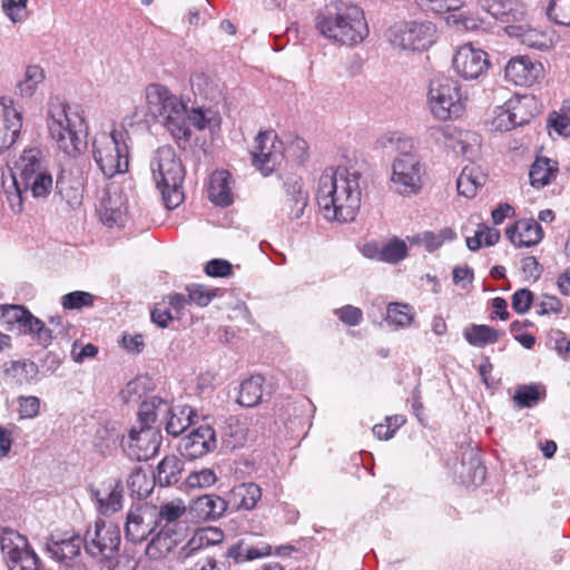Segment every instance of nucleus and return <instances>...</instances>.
I'll return each mask as SVG.
<instances>
[{
  "label": "nucleus",
  "mask_w": 570,
  "mask_h": 570,
  "mask_svg": "<svg viewBox=\"0 0 570 570\" xmlns=\"http://www.w3.org/2000/svg\"><path fill=\"white\" fill-rule=\"evenodd\" d=\"M168 413V403L157 395H151L140 404L138 421L140 426H151L159 416L167 417Z\"/></svg>",
  "instance_id": "obj_35"
},
{
  "label": "nucleus",
  "mask_w": 570,
  "mask_h": 570,
  "mask_svg": "<svg viewBox=\"0 0 570 570\" xmlns=\"http://www.w3.org/2000/svg\"><path fill=\"white\" fill-rule=\"evenodd\" d=\"M120 541L119 528L104 520H97L94 525H89L82 538L86 553L102 563L118 556Z\"/></svg>",
  "instance_id": "obj_12"
},
{
  "label": "nucleus",
  "mask_w": 570,
  "mask_h": 570,
  "mask_svg": "<svg viewBox=\"0 0 570 570\" xmlns=\"http://www.w3.org/2000/svg\"><path fill=\"white\" fill-rule=\"evenodd\" d=\"M217 446L215 430L206 424L191 430L178 444L181 456L195 460L213 452Z\"/></svg>",
  "instance_id": "obj_18"
},
{
  "label": "nucleus",
  "mask_w": 570,
  "mask_h": 570,
  "mask_svg": "<svg viewBox=\"0 0 570 570\" xmlns=\"http://www.w3.org/2000/svg\"><path fill=\"white\" fill-rule=\"evenodd\" d=\"M380 254L381 262L396 264L406 257L407 246L404 240L395 237L381 247Z\"/></svg>",
  "instance_id": "obj_49"
},
{
  "label": "nucleus",
  "mask_w": 570,
  "mask_h": 570,
  "mask_svg": "<svg viewBox=\"0 0 570 570\" xmlns=\"http://www.w3.org/2000/svg\"><path fill=\"white\" fill-rule=\"evenodd\" d=\"M205 273L212 277H227L232 274V264L228 261L215 258L205 265Z\"/></svg>",
  "instance_id": "obj_62"
},
{
  "label": "nucleus",
  "mask_w": 570,
  "mask_h": 570,
  "mask_svg": "<svg viewBox=\"0 0 570 570\" xmlns=\"http://www.w3.org/2000/svg\"><path fill=\"white\" fill-rule=\"evenodd\" d=\"M94 296L88 292L75 291L61 297V305L65 309H80L83 306H91Z\"/></svg>",
  "instance_id": "obj_55"
},
{
  "label": "nucleus",
  "mask_w": 570,
  "mask_h": 570,
  "mask_svg": "<svg viewBox=\"0 0 570 570\" xmlns=\"http://www.w3.org/2000/svg\"><path fill=\"white\" fill-rule=\"evenodd\" d=\"M500 239V232L495 228L489 227L485 224H480L474 235L466 237V246L470 250H478L484 246H493Z\"/></svg>",
  "instance_id": "obj_43"
},
{
  "label": "nucleus",
  "mask_w": 570,
  "mask_h": 570,
  "mask_svg": "<svg viewBox=\"0 0 570 570\" xmlns=\"http://www.w3.org/2000/svg\"><path fill=\"white\" fill-rule=\"evenodd\" d=\"M189 304H195L199 307H206L210 302L219 295L218 288H209L202 284H190L186 287Z\"/></svg>",
  "instance_id": "obj_48"
},
{
  "label": "nucleus",
  "mask_w": 570,
  "mask_h": 570,
  "mask_svg": "<svg viewBox=\"0 0 570 570\" xmlns=\"http://www.w3.org/2000/svg\"><path fill=\"white\" fill-rule=\"evenodd\" d=\"M150 169L166 208L178 207L184 200L181 185L185 169L175 149L165 145L155 150L150 160Z\"/></svg>",
  "instance_id": "obj_8"
},
{
  "label": "nucleus",
  "mask_w": 570,
  "mask_h": 570,
  "mask_svg": "<svg viewBox=\"0 0 570 570\" xmlns=\"http://www.w3.org/2000/svg\"><path fill=\"white\" fill-rule=\"evenodd\" d=\"M271 546L267 543H259L257 546L249 544L245 541H239L233 544L227 550V557L234 559L237 563L252 561L258 558L271 554Z\"/></svg>",
  "instance_id": "obj_37"
},
{
  "label": "nucleus",
  "mask_w": 570,
  "mask_h": 570,
  "mask_svg": "<svg viewBox=\"0 0 570 570\" xmlns=\"http://www.w3.org/2000/svg\"><path fill=\"white\" fill-rule=\"evenodd\" d=\"M262 498V489L254 482H244L233 487L226 494L227 507L232 510H253Z\"/></svg>",
  "instance_id": "obj_23"
},
{
  "label": "nucleus",
  "mask_w": 570,
  "mask_h": 570,
  "mask_svg": "<svg viewBox=\"0 0 570 570\" xmlns=\"http://www.w3.org/2000/svg\"><path fill=\"white\" fill-rule=\"evenodd\" d=\"M414 316L413 307L406 303L394 302L386 307V322L399 328L409 327L413 323Z\"/></svg>",
  "instance_id": "obj_41"
},
{
  "label": "nucleus",
  "mask_w": 570,
  "mask_h": 570,
  "mask_svg": "<svg viewBox=\"0 0 570 570\" xmlns=\"http://www.w3.org/2000/svg\"><path fill=\"white\" fill-rule=\"evenodd\" d=\"M548 125L558 135L564 137L570 136V100L562 105L559 112L554 111L550 115Z\"/></svg>",
  "instance_id": "obj_50"
},
{
  "label": "nucleus",
  "mask_w": 570,
  "mask_h": 570,
  "mask_svg": "<svg viewBox=\"0 0 570 570\" xmlns=\"http://www.w3.org/2000/svg\"><path fill=\"white\" fill-rule=\"evenodd\" d=\"M6 374L16 380L20 385L33 382L39 373L38 366L32 361H13L7 365Z\"/></svg>",
  "instance_id": "obj_42"
},
{
  "label": "nucleus",
  "mask_w": 570,
  "mask_h": 570,
  "mask_svg": "<svg viewBox=\"0 0 570 570\" xmlns=\"http://www.w3.org/2000/svg\"><path fill=\"white\" fill-rule=\"evenodd\" d=\"M547 14L550 20L561 26H570V0H551Z\"/></svg>",
  "instance_id": "obj_52"
},
{
  "label": "nucleus",
  "mask_w": 570,
  "mask_h": 570,
  "mask_svg": "<svg viewBox=\"0 0 570 570\" xmlns=\"http://www.w3.org/2000/svg\"><path fill=\"white\" fill-rule=\"evenodd\" d=\"M533 301V294L530 289L521 288L512 295V307L519 314L527 313Z\"/></svg>",
  "instance_id": "obj_60"
},
{
  "label": "nucleus",
  "mask_w": 570,
  "mask_h": 570,
  "mask_svg": "<svg viewBox=\"0 0 570 570\" xmlns=\"http://www.w3.org/2000/svg\"><path fill=\"white\" fill-rule=\"evenodd\" d=\"M543 76L541 62L532 60L528 56L511 58L505 66V78L517 86L531 87Z\"/></svg>",
  "instance_id": "obj_21"
},
{
  "label": "nucleus",
  "mask_w": 570,
  "mask_h": 570,
  "mask_svg": "<svg viewBox=\"0 0 570 570\" xmlns=\"http://www.w3.org/2000/svg\"><path fill=\"white\" fill-rule=\"evenodd\" d=\"M540 399L539 390L535 385L520 386L514 395V401L521 407H532Z\"/></svg>",
  "instance_id": "obj_56"
},
{
  "label": "nucleus",
  "mask_w": 570,
  "mask_h": 570,
  "mask_svg": "<svg viewBox=\"0 0 570 570\" xmlns=\"http://www.w3.org/2000/svg\"><path fill=\"white\" fill-rule=\"evenodd\" d=\"M7 564L9 570H39V558L27 542L26 548L7 560Z\"/></svg>",
  "instance_id": "obj_45"
},
{
  "label": "nucleus",
  "mask_w": 570,
  "mask_h": 570,
  "mask_svg": "<svg viewBox=\"0 0 570 570\" xmlns=\"http://www.w3.org/2000/svg\"><path fill=\"white\" fill-rule=\"evenodd\" d=\"M190 88L196 97L209 102L217 104L223 96L219 81L210 73L202 70L191 73Z\"/></svg>",
  "instance_id": "obj_26"
},
{
  "label": "nucleus",
  "mask_w": 570,
  "mask_h": 570,
  "mask_svg": "<svg viewBox=\"0 0 570 570\" xmlns=\"http://www.w3.org/2000/svg\"><path fill=\"white\" fill-rule=\"evenodd\" d=\"M380 145L389 146L397 150H404L411 146L410 139L400 132H389L381 137ZM423 165L414 154L402 151L396 156L391 166L390 188L397 195L411 197L422 189Z\"/></svg>",
  "instance_id": "obj_7"
},
{
  "label": "nucleus",
  "mask_w": 570,
  "mask_h": 570,
  "mask_svg": "<svg viewBox=\"0 0 570 570\" xmlns=\"http://www.w3.org/2000/svg\"><path fill=\"white\" fill-rule=\"evenodd\" d=\"M92 157L107 178L126 173L129 167V149L125 141V132H98L92 141Z\"/></svg>",
  "instance_id": "obj_9"
},
{
  "label": "nucleus",
  "mask_w": 570,
  "mask_h": 570,
  "mask_svg": "<svg viewBox=\"0 0 570 570\" xmlns=\"http://www.w3.org/2000/svg\"><path fill=\"white\" fill-rule=\"evenodd\" d=\"M29 309L22 305H6L2 307V316L9 323H17L20 327L29 314Z\"/></svg>",
  "instance_id": "obj_63"
},
{
  "label": "nucleus",
  "mask_w": 570,
  "mask_h": 570,
  "mask_svg": "<svg viewBox=\"0 0 570 570\" xmlns=\"http://www.w3.org/2000/svg\"><path fill=\"white\" fill-rule=\"evenodd\" d=\"M82 546V538L79 534L57 539L52 537L47 542V551L52 559L69 567L80 556Z\"/></svg>",
  "instance_id": "obj_25"
},
{
  "label": "nucleus",
  "mask_w": 570,
  "mask_h": 570,
  "mask_svg": "<svg viewBox=\"0 0 570 570\" xmlns=\"http://www.w3.org/2000/svg\"><path fill=\"white\" fill-rule=\"evenodd\" d=\"M127 485L130 489L132 494H136L138 498L148 497L151 491L149 487V482L147 475L142 472L140 468H136L131 471L127 479Z\"/></svg>",
  "instance_id": "obj_54"
},
{
  "label": "nucleus",
  "mask_w": 570,
  "mask_h": 570,
  "mask_svg": "<svg viewBox=\"0 0 570 570\" xmlns=\"http://www.w3.org/2000/svg\"><path fill=\"white\" fill-rule=\"evenodd\" d=\"M193 414L194 410L191 407H183L179 410V413L174 412L169 407V413L167 414V417H165L167 420V433L173 436L181 434L191 424Z\"/></svg>",
  "instance_id": "obj_44"
},
{
  "label": "nucleus",
  "mask_w": 570,
  "mask_h": 570,
  "mask_svg": "<svg viewBox=\"0 0 570 570\" xmlns=\"http://www.w3.org/2000/svg\"><path fill=\"white\" fill-rule=\"evenodd\" d=\"M361 174L345 167L327 168L318 178L316 202L327 220H354L361 206Z\"/></svg>",
  "instance_id": "obj_2"
},
{
  "label": "nucleus",
  "mask_w": 570,
  "mask_h": 570,
  "mask_svg": "<svg viewBox=\"0 0 570 570\" xmlns=\"http://www.w3.org/2000/svg\"><path fill=\"white\" fill-rule=\"evenodd\" d=\"M227 509L226 499L215 494L198 497L190 507L194 515L203 521L217 520Z\"/></svg>",
  "instance_id": "obj_27"
},
{
  "label": "nucleus",
  "mask_w": 570,
  "mask_h": 570,
  "mask_svg": "<svg viewBox=\"0 0 570 570\" xmlns=\"http://www.w3.org/2000/svg\"><path fill=\"white\" fill-rule=\"evenodd\" d=\"M27 3L28 0H2V10L13 23L21 22L26 18Z\"/></svg>",
  "instance_id": "obj_57"
},
{
  "label": "nucleus",
  "mask_w": 570,
  "mask_h": 570,
  "mask_svg": "<svg viewBox=\"0 0 570 570\" xmlns=\"http://www.w3.org/2000/svg\"><path fill=\"white\" fill-rule=\"evenodd\" d=\"M215 116L216 114L209 109H204L203 107L194 108L190 115H188V126L191 122L197 129H205Z\"/></svg>",
  "instance_id": "obj_61"
},
{
  "label": "nucleus",
  "mask_w": 570,
  "mask_h": 570,
  "mask_svg": "<svg viewBox=\"0 0 570 570\" xmlns=\"http://www.w3.org/2000/svg\"><path fill=\"white\" fill-rule=\"evenodd\" d=\"M533 104L532 97H522L515 101L510 100L509 107L512 116V121L517 126L525 125L533 117V112L528 111V107Z\"/></svg>",
  "instance_id": "obj_51"
},
{
  "label": "nucleus",
  "mask_w": 570,
  "mask_h": 570,
  "mask_svg": "<svg viewBox=\"0 0 570 570\" xmlns=\"http://www.w3.org/2000/svg\"><path fill=\"white\" fill-rule=\"evenodd\" d=\"M436 38L438 30L431 21L397 23L389 30L390 42L404 50H425L436 41Z\"/></svg>",
  "instance_id": "obj_13"
},
{
  "label": "nucleus",
  "mask_w": 570,
  "mask_h": 570,
  "mask_svg": "<svg viewBox=\"0 0 570 570\" xmlns=\"http://www.w3.org/2000/svg\"><path fill=\"white\" fill-rule=\"evenodd\" d=\"M1 185L7 200L14 213L23 208V200L30 193L35 198H46L53 188V178L47 168L40 148L28 147L2 173Z\"/></svg>",
  "instance_id": "obj_1"
},
{
  "label": "nucleus",
  "mask_w": 570,
  "mask_h": 570,
  "mask_svg": "<svg viewBox=\"0 0 570 570\" xmlns=\"http://www.w3.org/2000/svg\"><path fill=\"white\" fill-rule=\"evenodd\" d=\"M181 472L183 463L177 456H165L157 466L155 480L160 487H170L180 480Z\"/></svg>",
  "instance_id": "obj_38"
},
{
  "label": "nucleus",
  "mask_w": 570,
  "mask_h": 570,
  "mask_svg": "<svg viewBox=\"0 0 570 570\" xmlns=\"http://www.w3.org/2000/svg\"><path fill=\"white\" fill-rule=\"evenodd\" d=\"M264 377L253 375L242 382L237 397L238 404L245 407L256 406L264 395Z\"/></svg>",
  "instance_id": "obj_34"
},
{
  "label": "nucleus",
  "mask_w": 570,
  "mask_h": 570,
  "mask_svg": "<svg viewBox=\"0 0 570 570\" xmlns=\"http://www.w3.org/2000/svg\"><path fill=\"white\" fill-rule=\"evenodd\" d=\"M208 198L219 206H228L233 203L230 175L227 170H215L210 175Z\"/></svg>",
  "instance_id": "obj_30"
},
{
  "label": "nucleus",
  "mask_w": 570,
  "mask_h": 570,
  "mask_svg": "<svg viewBox=\"0 0 570 570\" xmlns=\"http://www.w3.org/2000/svg\"><path fill=\"white\" fill-rule=\"evenodd\" d=\"M45 78V70L40 66H27L22 80L17 83V94L24 98L32 97L36 94L39 85L43 82Z\"/></svg>",
  "instance_id": "obj_39"
},
{
  "label": "nucleus",
  "mask_w": 570,
  "mask_h": 570,
  "mask_svg": "<svg viewBox=\"0 0 570 570\" xmlns=\"http://www.w3.org/2000/svg\"><path fill=\"white\" fill-rule=\"evenodd\" d=\"M558 170L557 161L547 157H538L529 173L530 183L537 188L544 187L556 178Z\"/></svg>",
  "instance_id": "obj_33"
},
{
  "label": "nucleus",
  "mask_w": 570,
  "mask_h": 570,
  "mask_svg": "<svg viewBox=\"0 0 570 570\" xmlns=\"http://www.w3.org/2000/svg\"><path fill=\"white\" fill-rule=\"evenodd\" d=\"M284 200L281 208L284 219L299 220L308 206V193L301 178L291 176L284 181Z\"/></svg>",
  "instance_id": "obj_19"
},
{
  "label": "nucleus",
  "mask_w": 570,
  "mask_h": 570,
  "mask_svg": "<svg viewBox=\"0 0 570 570\" xmlns=\"http://www.w3.org/2000/svg\"><path fill=\"white\" fill-rule=\"evenodd\" d=\"M452 66L461 78L475 80L487 72L490 62L485 51L474 48L471 43H465L455 51Z\"/></svg>",
  "instance_id": "obj_17"
},
{
  "label": "nucleus",
  "mask_w": 570,
  "mask_h": 570,
  "mask_svg": "<svg viewBox=\"0 0 570 570\" xmlns=\"http://www.w3.org/2000/svg\"><path fill=\"white\" fill-rule=\"evenodd\" d=\"M27 542L26 537L13 530L4 529L0 535V547L6 560L16 554V552H19L22 548H26Z\"/></svg>",
  "instance_id": "obj_47"
},
{
  "label": "nucleus",
  "mask_w": 570,
  "mask_h": 570,
  "mask_svg": "<svg viewBox=\"0 0 570 570\" xmlns=\"http://www.w3.org/2000/svg\"><path fill=\"white\" fill-rule=\"evenodd\" d=\"M217 482V475L213 469L193 471L186 478V485L189 489L209 488Z\"/></svg>",
  "instance_id": "obj_53"
},
{
  "label": "nucleus",
  "mask_w": 570,
  "mask_h": 570,
  "mask_svg": "<svg viewBox=\"0 0 570 570\" xmlns=\"http://www.w3.org/2000/svg\"><path fill=\"white\" fill-rule=\"evenodd\" d=\"M425 137L434 145L473 159L481 146V137L475 131L462 130L452 125H433L426 128Z\"/></svg>",
  "instance_id": "obj_11"
},
{
  "label": "nucleus",
  "mask_w": 570,
  "mask_h": 570,
  "mask_svg": "<svg viewBox=\"0 0 570 570\" xmlns=\"http://www.w3.org/2000/svg\"><path fill=\"white\" fill-rule=\"evenodd\" d=\"M253 165L264 175H271L284 159V144L274 131H261L252 150Z\"/></svg>",
  "instance_id": "obj_14"
},
{
  "label": "nucleus",
  "mask_w": 570,
  "mask_h": 570,
  "mask_svg": "<svg viewBox=\"0 0 570 570\" xmlns=\"http://www.w3.org/2000/svg\"><path fill=\"white\" fill-rule=\"evenodd\" d=\"M66 100L56 95L47 104V127L57 148L69 157L81 155L87 148V125L78 111H68Z\"/></svg>",
  "instance_id": "obj_4"
},
{
  "label": "nucleus",
  "mask_w": 570,
  "mask_h": 570,
  "mask_svg": "<svg viewBox=\"0 0 570 570\" xmlns=\"http://www.w3.org/2000/svg\"><path fill=\"white\" fill-rule=\"evenodd\" d=\"M466 342L476 347H483L499 341L500 333L488 325H471L463 331Z\"/></svg>",
  "instance_id": "obj_40"
},
{
  "label": "nucleus",
  "mask_w": 570,
  "mask_h": 570,
  "mask_svg": "<svg viewBox=\"0 0 570 570\" xmlns=\"http://www.w3.org/2000/svg\"><path fill=\"white\" fill-rule=\"evenodd\" d=\"M320 33L336 43L355 46L368 33L363 10L343 1L330 2L316 17Z\"/></svg>",
  "instance_id": "obj_3"
},
{
  "label": "nucleus",
  "mask_w": 570,
  "mask_h": 570,
  "mask_svg": "<svg viewBox=\"0 0 570 570\" xmlns=\"http://www.w3.org/2000/svg\"><path fill=\"white\" fill-rule=\"evenodd\" d=\"M493 126L495 129L501 131H508L515 128V125L512 121L509 102L505 106L499 108L493 119Z\"/></svg>",
  "instance_id": "obj_64"
},
{
  "label": "nucleus",
  "mask_w": 570,
  "mask_h": 570,
  "mask_svg": "<svg viewBox=\"0 0 570 570\" xmlns=\"http://www.w3.org/2000/svg\"><path fill=\"white\" fill-rule=\"evenodd\" d=\"M507 237L517 247H531L541 242L543 230L533 219H521L505 230Z\"/></svg>",
  "instance_id": "obj_24"
},
{
  "label": "nucleus",
  "mask_w": 570,
  "mask_h": 570,
  "mask_svg": "<svg viewBox=\"0 0 570 570\" xmlns=\"http://www.w3.org/2000/svg\"><path fill=\"white\" fill-rule=\"evenodd\" d=\"M69 176L66 170H62L56 181V188L70 206H75L80 204L82 199L85 181L81 174L75 179H71Z\"/></svg>",
  "instance_id": "obj_32"
},
{
  "label": "nucleus",
  "mask_w": 570,
  "mask_h": 570,
  "mask_svg": "<svg viewBox=\"0 0 570 570\" xmlns=\"http://www.w3.org/2000/svg\"><path fill=\"white\" fill-rule=\"evenodd\" d=\"M334 314L342 323L348 326L358 325L363 318L362 309L353 305H345L341 308H336Z\"/></svg>",
  "instance_id": "obj_59"
},
{
  "label": "nucleus",
  "mask_w": 570,
  "mask_h": 570,
  "mask_svg": "<svg viewBox=\"0 0 570 570\" xmlns=\"http://www.w3.org/2000/svg\"><path fill=\"white\" fill-rule=\"evenodd\" d=\"M22 128V112L14 102L0 98V154L8 150L18 139Z\"/></svg>",
  "instance_id": "obj_20"
},
{
  "label": "nucleus",
  "mask_w": 570,
  "mask_h": 570,
  "mask_svg": "<svg viewBox=\"0 0 570 570\" xmlns=\"http://www.w3.org/2000/svg\"><path fill=\"white\" fill-rule=\"evenodd\" d=\"M223 532L216 528L200 529L187 541L179 551V559L186 560L197 552L219 543L223 540Z\"/></svg>",
  "instance_id": "obj_28"
},
{
  "label": "nucleus",
  "mask_w": 570,
  "mask_h": 570,
  "mask_svg": "<svg viewBox=\"0 0 570 570\" xmlns=\"http://www.w3.org/2000/svg\"><path fill=\"white\" fill-rule=\"evenodd\" d=\"M157 532L146 547L150 559H159L168 554L181 543L189 532L187 507L180 499L170 500L155 505Z\"/></svg>",
  "instance_id": "obj_5"
},
{
  "label": "nucleus",
  "mask_w": 570,
  "mask_h": 570,
  "mask_svg": "<svg viewBox=\"0 0 570 570\" xmlns=\"http://www.w3.org/2000/svg\"><path fill=\"white\" fill-rule=\"evenodd\" d=\"M161 435L153 426L132 428L124 444L127 456L135 461H148L154 458L160 446Z\"/></svg>",
  "instance_id": "obj_16"
},
{
  "label": "nucleus",
  "mask_w": 570,
  "mask_h": 570,
  "mask_svg": "<svg viewBox=\"0 0 570 570\" xmlns=\"http://www.w3.org/2000/svg\"><path fill=\"white\" fill-rule=\"evenodd\" d=\"M148 112L170 134L180 145L190 139L187 106L161 83H150L145 90Z\"/></svg>",
  "instance_id": "obj_6"
},
{
  "label": "nucleus",
  "mask_w": 570,
  "mask_h": 570,
  "mask_svg": "<svg viewBox=\"0 0 570 570\" xmlns=\"http://www.w3.org/2000/svg\"><path fill=\"white\" fill-rule=\"evenodd\" d=\"M464 98L456 80L438 75L430 80L426 102L434 118H458L464 110Z\"/></svg>",
  "instance_id": "obj_10"
},
{
  "label": "nucleus",
  "mask_w": 570,
  "mask_h": 570,
  "mask_svg": "<svg viewBox=\"0 0 570 570\" xmlns=\"http://www.w3.org/2000/svg\"><path fill=\"white\" fill-rule=\"evenodd\" d=\"M247 434V422L238 416H229L222 431L223 446L230 451L239 449L245 444Z\"/></svg>",
  "instance_id": "obj_31"
},
{
  "label": "nucleus",
  "mask_w": 570,
  "mask_h": 570,
  "mask_svg": "<svg viewBox=\"0 0 570 570\" xmlns=\"http://www.w3.org/2000/svg\"><path fill=\"white\" fill-rule=\"evenodd\" d=\"M157 532L155 505H131L126 515L125 537L134 543L142 542Z\"/></svg>",
  "instance_id": "obj_15"
},
{
  "label": "nucleus",
  "mask_w": 570,
  "mask_h": 570,
  "mask_svg": "<svg viewBox=\"0 0 570 570\" xmlns=\"http://www.w3.org/2000/svg\"><path fill=\"white\" fill-rule=\"evenodd\" d=\"M19 416L20 419H33L40 411V399L37 396H19Z\"/></svg>",
  "instance_id": "obj_58"
},
{
  "label": "nucleus",
  "mask_w": 570,
  "mask_h": 570,
  "mask_svg": "<svg viewBox=\"0 0 570 570\" xmlns=\"http://www.w3.org/2000/svg\"><path fill=\"white\" fill-rule=\"evenodd\" d=\"M512 4L510 0H478V7L482 11L502 22L510 21Z\"/></svg>",
  "instance_id": "obj_46"
},
{
  "label": "nucleus",
  "mask_w": 570,
  "mask_h": 570,
  "mask_svg": "<svg viewBox=\"0 0 570 570\" xmlns=\"http://www.w3.org/2000/svg\"><path fill=\"white\" fill-rule=\"evenodd\" d=\"M485 183V176L480 168L474 166H465L456 180L459 194L465 197H473L476 190Z\"/></svg>",
  "instance_id": "obj_36"
},
{
  "label": "nucleus",
  "mask_w": 570,
  "mask_h": 570,
  "mask_svg": "<svg viewBox=\"0 0 570 570\" xmlns=\"http://www.w3.org/2000/svg\"><path fill=\"white\" fill-rule=\"evenodd\" d=\"M127 208L118 194H107L100 202L99 215L108 227L122 226Z\"/></svg>",
  "instance_id": "obj_29"
},
{
  "label": "nucleus",
  "mask_w": 570,
  "mask_h": 570,
  "mask_svg": "<svg viewBox=\"0 0 570 570\" xmlns=\"http://www.w3.org/2000/svg\"><path fill=\"white\" fill-rule=\"evenodd\" d=\"M91 497L97 502L98 511L102 515L110 517L122 509V482L117 479H107L91 489Z\"/></svg>",
  "instance_id": "obj_22"
}]
</instances>
